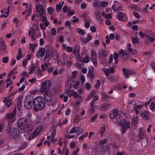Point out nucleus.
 <instances>
[{
    "instance_id": "nucleus-1",
    "label": "nucleus",
    "mask_w": 155,
    "mask_h": 155,
    "mask_svg": "<svg viewBox=\"0 0 155 155\" xmlns=\"http://www.w3.org/2000/svg\"><path fill=\"white\" fill-rule=\"evenodd\" d=\"M126 115L122 112L117 109L112 110L110 114V117L114 122L121 123L124 119Z\"/></svg>"
},
{
    "instance_id": "nucleus-2",
    "label": "nucleus",
    "mask_w": 155,
    "mask_h": 155,
    "mask_svg": "<svg viewBox=\"0 0 155 155\" xmlns=\"http://www.w3.org/2000/svg\"><path fill=\"white\" fill-rule=\"evenodd\" d=\"M33 104L35 111L42 110L46 104L45 100L41 96L36 97L33 100Z\"/></svg>"
},
{
    "instance_id": "nucleus-3",
    "label": "nucleus",
    "mask_w": 155,
    "mask_h": 155,
    "mask_svg": "<svg viewBox=\"0 0 155 155\" xmlns=\"http://www.w3.org/2000/svg\"><path fill=\"white\" fill-rule=\"evenodd\" d=\"M34 98L32 96L28 95L26 96L24 101V105L25 108L27 109H30L32 107Z\"/></svg>"
},
{
    "instance_id": "nucleus-4",
    "label": "nucleus",
    "mask_w": 155,
    "mask_h": 155,
    "mask_svg": "<svg viewBox=\"0 0 155 155\" xmlns=\"http://www.w3.org/2000/svg\"><path fill=\"white\" fill-rule=\"evenodd\" d=\"M56 128L55 127H54V128H53L52 132L51 131L48 132V136L47 137V139L49 140H46L45 141L44 143L45 144H47L49 146L51 141L53 142H55L54 138L56 134Z\"/></svg>"
},
{
    "instance_id": "nucleus-5",
    "label": "nucleus",
    "mask_w": 155,
    "mask_h": 155,
    "mask_svg": "<svg viewBox=\"0 0 155 155\" xmlns=\"http://www.w3.org/2000/svg\"><path fill=\"white\" fill-rule=\"evenodd\" d=\"M51 85V82L48 80L42 81L41 84V87L39 91L40 92H42L49 90V88Z\"/></svg>"
},
{
    "instance_id": "nucleus-6",
    "label": "nucleus",
    "mask_w": 155,
    "mask_h": 155,
    "mask_svg": "<svg viewBox=\"0 0 155 155\" xmlns=\"http://www.w3.org/2000/svg\"><path fill=\"white\" fill-rule=\"evenodd\" d=\"M9 129L10 130L8 132L13 138L15 139H18L19 137V133L18 129L13 127L11 128L8 127V130Z\"/></svg>"
},
{
    "instance_id": "nucleus-7",
    "label": "nucleus",
    "mask_w": 155,
    "mask_h": 155,
    "mask_svg": "<svg viewBox=\"0 0 155 155\" xmlns=\"http://www.w3.org/2000/svg\"><path fill=\"white\" fill-rule=\"evenodd\" d=\"M16 111L15 110H14L12 113L7 114L6 116V120L9 122L13 123L15 122L16 119Z\"/></svg>"
},
{
    "instance_id": "nucleus-8",
    "label": "nucleus",
    "mask_w": 155,
    "mask_h": 155,
    "mask_svg": "<svg viewBox=\"0 0 155 155\" xmlns=\"http://www.w3.org/2000/svg\"><path fill=\"white\" fill-rule=\"evenodd\" d=\"M30 120L26 118H21L19 119L18 121V128L21 130L24 129L26 123Z\"/></svg>"
},
{
    "instance_id": "nucleus-9",
    "label": "nucleus",
    "mask_w": 155,
    "mask_h": 155,
    "mask_svg": "<svg viewBox=\"0 0 155 155\" xmlns=\"http://www.w3.org/2000/svg\"><path fill=\"white\" fill-rule=\"evenodd\" d=\"M121 125L122 128L121 132L123 134L125 133L130 127V122L129 121H125L123 123L122 122L120 123Z\"/></svg>"
},
{
    "instance_id": "nucleus-10",
    "label": "nucleus",
    "mask_w": 155,
    "mask_h": 155,
    "mask_svg": "<svg viewBox=\"0 0 155 155\" xmlns=\"http://www.w3.org/2000/svg\"><path fill=\"white\" fill-rule=\"evenodd\" d=\"M136 103L134 101H130L127 103V108L128 110L130 112L133 111L135 109Z\"/></svg>"
},
{
    "instance_id": "nucleus-11",
    "label": "nucleus",
    "mask_w": 155,
    "mask_h": 155,
    "mask_svg": "<svg viewBox=\"0 0 155 155\" xmlns=\"http://www.w3.org/2000/svg\"><path fill=\"white\" fill-rule=\"evenodd\" d=\"M36 12L38 13V15L40 16L43 15L45 12V10L43 5L40 4L37 5L36 7Z\"/></svg>"
},
{
    "instance_id": "nucleus-12",
    "label": "nucleus",
    "mask_w": 155,
    "mask_h": 155,
    "mask_svg": "<svg viewBox=\"0 0 155 155\" xmlns=\"http://www.w3.org/2000/svg\"><path fill=\"white\" fill-rule=\"evenodd\" d=\"M82 129L79 127H72L69 131L71 134L74 133H77V135H80L82 132Z\"/></svg>"
},
{
    "instance_id": "nucleus-13",
    "label": "nucleus",
    "mask_w": 155,
    "mask_h": 155,
    "mask_svg": "<svg viewBox=\"0 0 155 155\" xmlns=\"http://www.w3.org/2000/svg\"><path fill=\"white\" fill-rule=\"evenodd\" d=\"M22 5L23 6H24V8H25V12H28V13L27 15V16H29L31 15V13L32 9L31 6L30 5H28L26 3L24 2L22 4Z\"/></svg>"
},
{
    "instance_id": "nucleus-14",
    "label": "nucleus",
    "mask_w": 155,
    "mask_h": 155,
    "mask_svg": "<svg viewBox=\"0 0 155 155\" xmlns=\"http://www.w3.org/2000/svg\"><path fill=\"white\" fill-rule=\"evenodd\" d=\"M43 94L46 100L47 101H50L52 99V97L50 93V91L48 90L44 91Z\"/></svg>"
},
{
    "instance_id": "nucleus-15",
    "label": "nucleus",
    "mask_w": 155,
    "mask_h": 155,
    "mask_svg": "<svg viewBox=\"0 0 155 155\" xmlns=\"http://www.w3.org/2000/svg\"><path fill=\"white\" fill-rule=\"evenodd\" d=\"M117 18L120 21L123 22L127 21V16H124V13L122 12L118 13L117 15Z\"/></svg>"
},
{
    "instance_id": "nucleus-16",
    "label": "nucleus",
    "mask_w": 155,
    "mask_h": 155,
    "mask_svg": "<svg viewBox=\"0 0 155 155\" xmlns=\"http://www.w3.org/2000/svg\"><path fill=\"white\" fill-rule=\"evenodd\" d=\"M122 71L123 72V75H124L127 78H128L130 75L132 74V71L125 68H122Z\"/></svg>"
},
{
    "instance_id": "nucleus-17",
    "label": "nucleus",
    "mask_w": 155,
    "mask_h": 155,
    "mask_svg": "<svg viewBox=\"0 0 155 155\" xmlns=\"http://www.w3.org/2000/svg\"><path fill=\"white\" fill-rule=\"evenodd\" d=\"M43 130V128L42 126H38L35 130L32 133V136L33 137H34L38 135Z\"/></svg>"
},
{
    "instance_id": "nucleus-18",
    "label": "nucleus",
    "mask_w": 155,
    "mask_h": 155,
    "mask_svg": "<svg viewBox=\"0 0 155 155\" xmlns=\"http://www.w3.org/2000/svg\"><path fill=\"white\" fill-rule=\"evenodd\" d=\"M0 51H4L6 49L7 47L5 44V41L3 38L2 37L0 39Z\"/></svg>"
},
{
    "instance_id": "nucleus-19",
    "label": "nucleus",
    "mask_w": 155,
    "mask_h": 155,
    "mask_svg": "<svg viewBox=\"0 0 155 155\" xmlns=\"http://www.w3.org/2000/svg\"><path fill=\"white\" fill-rule=\"evenodd\" d=\"M114 68H103L102 70L104 73L107 76L109 75L110 73H113L114 71Z\"/></svg>"
},
{
    "instance_id": "nucleus-20",
    "label": "nucleus",
    "mask_w": 155,
    "mask_h": 155,
    "mask_svg": "<svg viewBox=\"0 0 155 155\" xmlns=\"http://www.w3.org/2000/svg\"><path fill=\"white\" fill-rule=\"evenodd\" d=\"M91 59L94 66H96L97 62V54L94 51H92L91 53Z\"/></svg>"
},
{
    "instance_id": "nucleus-21",
    "label": "nucleus",
    "mask_w": 155,
    "mask_h": 155,
    "mask_svg": "<svg viewBox=\"0 0 155 155\" xmlns=\"http://www.w3.org/2000/svg\"><path fill=\"white\" fill-rule=\"evenodd\" d=\"M45 50L44 48H41L39 49L37 53V55L38 58L43 57L45 55Z\"/></svg>"
},
{
    "instance_id": "nucleus-22",
    "label": "nucleus",
    "mask_w": 155,
    "mask_h": 155,
    "mask_svg": "<svg viewBox=\"0 0 155 155\" xmlns=\"http://www.w3.org/2000/svg\"><path fill=\"white\" fill-rule=\"evenodd\" d=\"M62 59L64 63L67 62L68 60H71V56H69L68 55L65 53H63L62 54Z\"/></svg>"
},
{
    "instance_id": "nucleus-23",
    "label": "nucleus",
    "mask_w": 155,
    "mask_h": 155,
    "mask_svg": "<svg viewBox=\"0 0 155 155\" xmlns=\"http://www.w3.org/2000/svg\"><path fill=\"white\" fill-rule=\"evenodd\" d=\"M141 116L143 119L147 120L149 118L150 114L147 111H144L141 113Z\"/></svg>"
},
{
    "instance_id": "nucleus-24",
    "label": "nucleus",
    "mask_w": 155,
    "mask_h": 155,
    "mask_svg": "<svg viewBox=\"0 0 155 155\" xmlns=\"http://www.w3.org/2000/svg\"><path fill=\"white\" fill-rule=\"evenodd\" d=\"M90 105L91 107L90 109H89V113L91 114L94 112V109L96 107L94 105V101H93L91 102Z\"/></svg>"
},
{
    "instance_id": "nucleus-25",
    "label": "nucleus",
    "mask_w": 155,
    "mask_h": 155,
    "mask_svg": "<svg viewBox=\"0 0 155 155\" xmlns=\"http://www.w3.org/2000/svg\"><path fill=\"white\" fill-rule=\"evenodd\" d=\"M105 132V126H102L99 130L97 134H99L100 137H102L104 135Z\"/></svg>"
},
{
    "instance_id": "nucleus-26",
    "label": "nucleus",
    "mask_w": 155,
    "mask_h": 155,
    "mask_svg": "<svg viewBox=\"0 0 155 155\" xmlns=\"http://www.w3.org/2000/svg\"><path fill=\"white\" fill-rule=\"evenodd\" d=\"M99 57L101 59H103L107 56L106 51L104 50L100 51L99 52Z\"/></svg>"
},
{
    "instance_id": "nucleus-27",
    "label": "nucleus",
    "mask_w": 155,
    "mask_h": 155,
    "mask_svg": "<svg viewBox=\"0 0 155 155\" xmlns=\"http://www.w3.org/2000/svg\"><path fill=\"white\" fill-rule=\"evenodd\" d=\"M37 43H34V44H31L30 43L29 44V48L30 50L32 51H34L36 47L37 46Z\"/></svg>"
},
{
    "instance_id": "nucleus-28",
    "label": "nucleus",
    "mask_w": 155,
    "mask_h": 155,
    "mask_svg": "<svg viewBox=\"0 0 155 155\" xmlns=\"http://www.w3.org/2000/svg\"><path fill=\"white\" fill-rule=\"evenodd\" d=\"M139 137L140 139H143L145 136L144 132L142 131V129L140 128L139 129Z\"/></svg>"
},
{
    "instance_id": "nucleus-29",
    "label": "nucleus",
    "mask_w": 155,
    "mask_h": 155,
    "mask_svg": "<svg viewBox=\"0 0 155 155\" xmlns=\"http://www.w3.org/2000/svg\"><path fill=\"white\" fill-rule=\"evenodd\" d=\"M25 131L27 132L31 131L32 130V125L31 124H27L25 127Z\"/></svg>"
},
{
    "instance_id": "nucleus-30",
    "label": "nucleus",
    "mask_w": 155,
    "mask_h": 155,
    "mask_svg": "<svg viewBox=\"0 0 155 155\" xmlns=\"http://www.w3.org/2000/svg\"><path fill=\"white\" fill-rule=\"evenodd\" d=\"M95 15L98 21H101V16L100 11L97 10L95 13Z\"/></svg>"
},
{
    "instance_id": "nucleus-31",
    "label": "nucleus",
    "mask_w": 155,
    "mask_h": 155,
    "mask_svg": "<svg viewBox=\"0 0 155 155\" xmlns=\"http://www.w3.org/2000/svg\"><path fill=\"white\" fill-rule=\"evenodd\" d=\"M51 57V53H48L47 54L44 58V61L45 62H48Z\"/></svg>"
},
{
    "instance_id": "nucleus-32",
    "label": "nucleus",
    "mask_w": 155,
    "mask_h": 155,
    "mask_svg": "<svg viewBox=\"0 0 155 155\" xmlns=\"http://www.w3.org/2000/svg\"><path fill=\"white\" fill-rule=\"evenodd\" d=\"M80 47L78 45H76L74 47V54H77L79 53Z\"/></svg>"
},
{
    "instance_id": "nucleus-33",
    "label": "nucleus",
    "mask_w": 155,
    "mask_h": 155,
    "mask_svg": "<svg viewBox=\"0 0 155 155\" xmlns=\"http://www.w3.org/2000/svg\"><path fill=\"white\" fill-rule=\"evenodd\" d=\"M52 54L54 60H56L58 58V54L56 51H53L52 52Z\"/></svg>"
},
{
    "instance_id": "nucleus-34",
    "label": "nucleus",
    "mask_w": 155,
    "mask_h": 155,
    "mask_svg": "<svg viewBox=\"0 0 155 155\" xmlns=\"http://www.w3.org/2000/svg\"><path fill=\"white\" fill-rule=\"evenodd\" d=\"M5 105L6 107H9L12 103V101L11 99H7L5 100Z\"/></svg>"
},
{
    "instance_id": "nucleus-35",
    "label": "nucleus",
    "mask_w": 155,
    "mask_h": 155,
    "mask_svg": "<svg viewBox=\"0 0 155 155\" xmlns=\"http://www.w3.org/2000/svg\"><path fill=\"white\" fill-rule=\"evenodd\" d=\"M74 91L73 90H70L69 89H66L65 92L69 96H71L72 95Z\"/></svg>"
},
{
    "instance_id": "nucleus-36",
    "label": "nucleus",
    "mask_w": 155,
    "mask_h": 155,
    "mask_svg": "<svg viewBox=\"0 0 155 155\" xmlns=\"http://www.w3.org/2000/svg\"><path fill=\"white\" fill-rule=\"evenodd\" d=\"M92 38V36L90 34L87 35V37L85 38L84 40V42L85 43L87 42L90 41Z\"/></svg>"
},
{
    "instance_id": "nucleus-37",
    "label": "nucleus",
    "mask_w": 155,
    "mask_h": 155,
    "mask_svg": "<svg viewBox=\"0 0 155 155\" xmlns=\"http://www.w3.org/2000/svg\"><path fill=\"white\" fill-rule=\"evenodd\" d=\"M88 135V133L87 132L85 133L84 135H81L78 138V139L80 141H82V140H84V139L85 138H86L87 136Z\"/></svg>"
},
{
    "instance_id": "nucleus-38",
    "label": "nucleus",
    "mask_w": 155,
    "mask_h": 155,
    "mask_svg": "<svg viewBox=\"0 0 155 155\" xmlns=\"http://www.w3.org/2000/svg\"><path fill=\"white\" fill-rule=\"evenodd\" d=\"M150 109L152 111H154L155 110V104L154 102H151L149 106Z\"/></svg>"
},
{
    "instance_id": "nucleus-39",
    "label": "nucleus",
    "mask_w": 155,
    "mask_h": 155,
    "mask_svg": "<svg viewBox=\"0 0 155 155\" xmlns=\"http://www.w3.org/2000/svg\"><path fill=\"white\" fill-rule=\"evenodd\" d=\"M37 73L38 75V77L39 78L41 77L44 75L43 71L40 69H38Z\"/></svg>"
},
{
    "instance_id": "nucleus-40",
    "label": "nucleus",
    "mask_w": 155,
    "mask_h": 155,
    "mask_svg": "<svg viewBox=\"0 0 155 155\" xmlns=\"http://www.w3.org/2000/svg\"><path fill=\"white\" fill-rule=\"evenodd\" d=\"M47 11L49 14H52L54 12V9L51 7H49L47 8Z\"/></svg>"
},
{
    "instance_id": "nucleus-41",
    "label": "nucleus",
    "mask_w": 155,
    "mask_h": 155,
    "mask_svg": "<svg viewBox=\"0 0 155 155\" xmlns=\"http://www.w3.org/2000/svg\"><path fill=\"white\" fill-rule=\"evenodd\" d=\"M108 5V2H107L103 1L100 4V6L103 7H105Z\"/></svg>"
},
{
    "instance_id": "nucleus-42",
    "label": "nucleus",
    "mask_w": 155,
    "mask_h": 155,
    "mask_svg": "<svg viewBox=\"0 0 155 155\" xmlns=\"http://www.w3.org/2000/svg\"><path fill=\"white\" fill-rule=\"evenodd\" d=\"M62 6V5H61V3H59L58 4H57L56 5V10L58 12L59 11L60 9Z\"/></svg>"
},
{
    "instance_id": "nucleus-43",
    "label": "nucleus",
    "mask_w": 155,
    "mask_h": 155,
    "mask_svg": "<svg viewBox=\"0 0 155 155\" xmlns=\"http://www.w3.org/2000/svg\"><path fill=\"white\" fill-rule=\"evenodd\" d=\"M138 120V117L136 116L134 118H132V123L133 124H135L137 123V121Z\"/></svg>"
},
{
    "instance_id": "nucleus-44",
    "label": "nucleus",
    "mask_w": 155,
    "mask_h": 155,
    "mask_svg": "<svg viewBox=\"0 0 155 155\" xmlns=\"http://www.w3.org/2000/svg\"><path fill=\"white\" fill-rule=\"evenodd\" d=\"M119 55V54L117 53V52H115L114 53V57L115 63L117 62Z\"/></svg>"
},
{
    "instance_id": "nucleus-45",
    "label": "nucleus",
    "mask_w": 155,
    "mask_h": 155,
    "mask_svg": "<svg viewBox=\"0 0 155 155\" xmlns=\"http://www.w3.org/2000/svg\"><path fill=\"white\" fill-rule=\"evenodd\" d=\"M109 97V96L107 95L105 93H103L102 96L103 99L104 101L107 100L108 99Z\"/></svg>"
},
{
    "instance_id": "nucleus-46",
    "label": "nucleus",
    "mask_w": 155,
    "mask_h": 155,
    "mask_svg": "<svg viewBox=\"0 0 155 155\" xmlns=\"http://www.w3.org/2000/svg\"><path fill=\"white\" fill-rule=\"evenodd\" d=\"M51 33L52 35H55L56 34V30L54 28H52L51 29Z\"/></svg>"
},
{
    "instance_id": "nucleus-47",
    "label": "nucleus",
    "mask_w": 155,
    "mask_h": 155,
    "mask_svg": "<svg viewBox=\"0 0 155 155\" xmlns=\"http://www.w3.org/2000/svg\"><path fill=\"white\" fill-rule=\"evenodd\" d=\"M36 67L34 66H32L31 67L30 71L29 72V74L31 73H34V71L36 70Z\"/></svg>"
},
{
    "instance_id": "nucleus-48",
    "label": "nucleus",
    "mask_w": 155,
    "mask_h": 155,
    "mask_svg": "<svg viewBox=\"0 0 155 155\" xmlns=\"http://www.w3.org/2000/svg\"><path fill=\"white\" fill-rule=\"evenodd\" d=\"M77 31L78 33L81 34V35H83L85 34L84 31L80 28L78 29Z\"/></svg>"
},
{
    "instance_id": "nucleus-49",
    "label": "nucleus",
    "mask_w": 155,
    "mask_h": 155,
    "mask_svg": "<svg viewBox=\"0 0 155 155\" xmlns=\"http://www.w3.org/2000/svg\"><path fill=\"white\" fill-rule=\"evenodd\" d=\"M101 82L100 80H97V83L94 85V87L96 88H98L100 86Z\"/></svg>"
},
{
    "instance_id": "nucleus-50",
    "label": "nucleus",
    "mask_w": 155,
    "mask_h": 155,
    "mask_svg": "<svg viewBox=\"0 0 155 155\" xmlns=\"http://www.w3.org/2000/svg\"><path fill=\"white\" fill-rule=\"evenodd\" d=\"M76 146V144L74 142L71 143L70 144V147L71 149H74Z\"/></svg>"
},
{
    "instance_id": "nucleus-51",
    "label": "nucleus",
    "mask_w": 155,
    "mask_h": 155,
    "mask_svg": "<svg viewBox=\"0 0 155 155\" xmlns=\"http://www.w3.org/2000/svg\"><path fill=\"white\" fill-rule=\"evenodd\" d=\"M94 92H91L89 96L86 99V101H87L90 99L93 96V95L94 94Z\"/></svg>"
},
{
    "instance_id": "nucleus-52",
    "label": "nucleus",
    "mask_w": 155,
    "mask_h": 155,
    "mask_svg": "<svg viewBox=\"0 0 155 155\" xmlns=\"http://www.w3.org/2000/svg\"><path fill=\"white\" fill-rule=\"evenodd\" d=\"M88 75L91 79H93L94 77V72H88Z\"/></svg>"
},
{
    "instance_id": "nucleus-53",
    "label": "nucleus",
    "mask_w": 155,
    "mask_h": 155,
    "mask_svg": "<svg viewBox=\"0 0 155 155\" xmlns=\"http://www.w3.org/2000/svg\"><path fill=\"white\" fill-rule=\"evenodd\" d=\"M9 61L8 58L7 57H3L2 59V62L4 63H7Z\"/></svg>"
},
{
    "instance_id": "nucleus-54",
    "label": "nucleus",
    "mask_w": 155,
    "mask_h": 155,
    "mask_svg": "<svg viewBox=\"0 0 155 155\" xmlns=\"http://www.w3.org/2000/svg\"><path fill=\"white\" fill-rule=\"evenodd\" d=\"M87 6V4L85 3H82L81 5V8L82 9H85Z\"/></svg>"
},
{
    "instance_id": "nucleus-55",
    "label": "nucleus",
    "mask_w": 155,
    "mask_h": 155,
    "mask_svg": "<svg viewBox=\"0 0 155 155\" xmlns=\"http://www.w3.org/2000/svg\"><path fill=\"white\" fill-rule=\"evenodd\" d=\"M132 41L134 44L138 43L139 41V39L138 38H135L132 39Z\"/></svg>"
},
{
    "instance_id": "nucleus-56",
    "label": "nucleus",
    "mask_w": 155,
    "mask_h": 155,
    "mask_svg": "<svg viewBox=\"0 0 155 155\" xmlns=\"http://www.w3.org/2000/svg\"><path fill=\"white\" fill-rule=\"evenodd\" d=\"M101 63L104 66H107L108 65V62L106 60H103L101 61Z\"/></svg>"
},
{
    "instance_id": "nucleus-57",
    "label": "nucleus",
    "mask_w": 155,
    "mask_h": 155,
    "mask_svg": "<svg viewBox=\"0 0 155 155\" xmlns=\"http://www.w3.org/2000/svg\"><path fill=\"white\" fill-rule=\"evenodd\" d=\"M36 81V79L35 78H33L31 79H29L28 80V81L30 82L31 84L35 83Z\"/></svg>"
},
{
    "instance_id": "nucleus-58",
    "label": "nucleus",
    "mask_w": 155,
    "mask_h": 155,
    "mask_svg": "<svg viewBox=\"0 0 155 155\" xmlns=\"http://www.w3.org/2000/svg\"><path fill=\"white\" fill-rule=\"evenodd\" d=\"M66 50L68 52H70L72 51L73 48L71 47L68 46L66 47Z\"/></svg>"
},
{
    "instance_id": "nucleus-59",
    "label": "nucleus",
    "mask_w": 155,
    "mask_h": 155,
    "mask_svg": "<svg viewBox=\"0 0 155 155\" xmlns=\"http://www.w3.org/2000/svg\"><path fill=\"white\" fill-rule=\"evenodd\" d=\"M107 139H104V140L100 141L99 142V144H100V145H101V144L103 145V144H105V143H106V142H107Z\"/></svg>"
},
{
    "instance_id": "nucleus-60",
    "label": "nucleus",
    "mask_w": 155,
    "mask_h": 155,
    "mask_svg": "<svg viewBox=\"0 0 155 155\" xmlns=\"http://www.w3.org/2000/svg\"><path fill=\"white\" fill-rule=\"evenodd\" d=\"M141 9L140 7L138 6L137 5H135V7L134 8V10H136L138 12H139L141 11Z\"/></svg>"
},
{
    "instance_id": "nucleus-61",
    "label": "nucleus",
    "mask_w": 155,
    "mask_h": 155,
    "mask_svg": "<svg viewBox=\"0 0 155 155\" xmlns=\"http://www.w3.org/2000/svg\"><path fill=\"white\" fill-rule=\"evenodd\" d=\"M83 61L85 63H87L89 61V59L88 57L87 56L84 57L83 58Z\"/></svg>"
},
{
    "instance_id": "nucleus-62",
    "label": "nucleus",
    "mask_w": 155,
    "mask_h": 155,
    "mask_svg": "<svg viewBox=\"0 0 155 155\" xmlns=\"http://www.w3.org/2000/svg\"><path fill=\"white\" fill-rule=\"evenodd\" d=\"M90 30L92 32H95L96 31V28L94 26H92L90 27Z\"/></svg>"
},
{
    "instance_id": "nucleus-63",
    "label": "nucleus",
    "mask_w": 155,
    "mask_h": 155,
    "mask_svg": "<svg viewBox=\"0 0 155 155\" xmlns=\"http://www.w3.org/2000/svg\"><path fill=\"white\" fill-rule=\"evenodd\" d=\"M80 84L79 82H77L74 85V89H77L78 87V86Z\"/></svg>"
},
{
    "instance_id": "nucleus-64",
    "label": "nucleus",
    "mask_w": 155,
    "mask_h": 155,
    "mask_svg": "<svg viewBox=\"0 0 155 155\" xmlns=\"http://www.w3.org/2000/svg\"><path fill=\"white\" fill-rule=\"evenodd\" d=\"M151 65L154 71H155V62H152L151 63Z\"/></svg>"
}]
</instances>
